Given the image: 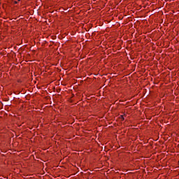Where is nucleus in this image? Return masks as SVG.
Instances as JSON below:
<instances>
[{
    "mask_svg": "<svg viewBox=\"0 0 179 179\" xmlns=\"http://www.w3.org/2000/svg\"><path fill=\"white\" fill-rule=\"evenodd\" d=\"M121 117H122V120H124V116L122 115Z\"/></svg>",
    "mask_w": 179,
    "mask_h": 179,
    "instance_id": "obj_1",
    "label": "nucleus"
},
{
    "mask_svg": "<svg viewBox=\"0 0 179 179\" xmlns=\"http://www.w3.org/2000/svg\"><path fill=\"white\" fill-rule=\"evenodd\" d=\"M15 3H17V2L15 1Z\"/></svg>",
    "mask_w": 179,
    "mask_h": 179,
    "instance_id": "obj_2",
    "label": "nucleus"
},
{
    "mask_svg": "<svg viewBox=\"0 0 179 179\" xmlns=\"http://www.w3.org/2000/svg\"><path fill=\"white\" fill-rule=\"evenodd\" d=\"M18 1H20V0H18Z\"/></svg>",
    "mask_w": 179,
    "mask_h": 179,
    "instance_id": "obj_3",
    "label": "nucleus"
}]
</instances>
